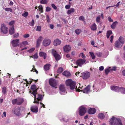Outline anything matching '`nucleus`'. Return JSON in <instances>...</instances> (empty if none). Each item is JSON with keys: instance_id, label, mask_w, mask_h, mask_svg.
<instances>
[{"instance_id": "c756f323", "label": "nucleus", "mask_w": 125, "mask_h": 125, "mask_svg": "<svg viewBox=\"0 0 125 125\" xmlns=\"http://www.w3.org/2000/svg\"><path fill=\"white\" fill-rule=\"evenodd\" d=\"M98 118L101 119H104L105 117L104 114L103 113H100L98 114Z\"/></svg>"}, {"instance_id": "774afa93", "label": "nucleus", "mask_w": 125, "mask_h": 125, "mask_svg": "<svg viewBox=\"0 0 125 125\" xmlns=\"http://www.w3.org/2000/svg\"><path fill=\"white\" fill-rule=\"evenodd\" d=\"M9 4L10 5H13V3L12 1H10Z\"/></svg>"}, {"instance_id": "c85d7f7f", "label": "nucleus", "mask_w": 125, "mask_h": 125, "mask_svg": "<svg viewBox=\"0 0 125 125\" xmlns=\"http://www.w3.org/2000/svg\"><path fill=\"white\" fill-rule=\"evenodd\" d=\"M118 23V22L116 21L114 22L111 25V28L113 29H114L116 27V25Z\"/></svg>"}, {"instance_id": "393cba45", "label": "nucleus", "mask_w": 125, "mask_h": 125, "mask_svg": "<svg viewBox=\"0 0 125 125\" xmlns=\"http://www.w3.org/2000/svg\"><path fill=\"white\" fill-rule=\"evenodd\" d=\"M15 32V30L14 28V26H13L10 27L9 30V33L10 34L12 35Z\"/></svg>"}, {"instance_id": "6e6552de", "label": "nucleus", "mask_w": 125, "mask_h": 125, "mask_svg": "<svg viewBox=\"0 0 125 125\" xmlns=\"http://www.w3.org/2000/svg\"><path fill=\"white\" fill-rule=\"evenodd\" d=\"M52 53L55 57L56 61H58L60 59L61 57L60 55L54 50L52 49Z\"/></svg>"}, {"instance_id": "3c124183", "label": "nucleus", "mask_w": 125, "mask_h": 125, "mask_svg": "<svg viewBox=\"0 0 125 125\" xmlns=\"http://www.w3.org/2000/svg\"><path fill=\"white\" fill-rule=\"evenodd\" d=\"M80 56L82 57L83 58V59H84L85 58V56L84 55L83 53H80Z\"/></svg>"}, {"instance_id": "5fc2aeb1", "label": "nucleus", "mask_w": 125, "mask_h": 125, "mask_svg": "<svg viewBox=\"0 0 125 125\" xmlns=\"http://www.w3.org/2000/svg\"><path fill=\"white\" fill-rule=\"evenodd\" d=\"M22 44L24 45H26L28 44V42L27 41H24L22 42Z\"/></svg>"}, {"instance_id": "cd10ccee", "label": "nucleus", "mask_w": 125, "mask_h": 125, "mask_svg": "<svg viewBox=\"0 0 125 125\" xmlns=\"http://www.w3.org/2000/svg\"><path fill=\"white\" fill-rule=\"evenodd\" d=\"M39 55L40 56L43 57L44 59H45L46 57V53L42 52H41L39 53Z\"/></svg>"}, {"instance_id": "13d9d810", "label": "nucleus", "mask_w": 125, "mask_h": 125, "mask_svg": "<svg viewBox=\"0 0 125 125\" xmlns=\"http://www.w3.org/2000/svg\"><path fill=\"white\" fill-rule=\"evenodd\" d=\"M108 20L110 22H112L113 21V20H112L110 17H109L108 18Z\"/></svg>"}, {"instance_id": "69168bd1", "label": "nucleus", "mask_w": 125, "mask_h": 125, "mask_svg": "<svg viewBox=\"0 0 125 125\" xmlns=\"http://www.w3.org/2000/svg\"><path fill=\"white\" fill-rule=\"evenodd\" d=\"M40 104L42 105V107H43V108H45V105L41 102L40 103Z\"/></svg>"}, {"instance_id": "4c0bfd02", "label": "nucleus", "mask_w": 125, "mask_h": 125, "mask_svg": "<svg viewBox=\"0 0 125 125\" xmlns=\"http://www.w3.org/2000/svg\"><path fill=\"white\" fill-rule=\"evenodd\" d=\"M89 53L91 56L92 59H94L95 58V56L94 55V54L92 52H90Z\"/></svg>"}, {"instance_id": "2f4dec72", "label": "nucleus", "mask_w": 125, "mask_h": 125, "mask_svg": "<svg viewBox=\"0 0 125 125\" xmlns=\"http://www.w3.org/2000/svg\"><path fill=\"white\" fill-rule=\"evenodd\" d=\"M122 94H125V88L123 87H120L119 89V91Z\"/></svg>"}, {"instance_id": "b1692460", "label": "nucleus", "mask_w": 125, "mask_h": 125, "mask_svg": "<svg viewBox=\"0 0 125 125\" xmlns=\"http://www.w3.org/2000/svg\"><path fill=\"white\" fill-rule=\"evenodd\" d=\"M115 120H116L115 123L114 125H123L121 123V121L119 119L115 118Z\"/></svg>"}, {"instance_id": "e2e57ef3", "label": "nucleus", "mask_w": 125, "mask_h": 125, "mask_svg": "<svg viewBox=\"0 0 125 125\" xmlns=\"http://www.w3.org/2000/svg\"><path fill=\"white\" fill-rule=\"evenodd\" d=\"M122 73L124 76H125V70H123L122 72Z\"/></svg>"}, {"instance_id": "ea45409f", "label": "nucleus", "mask_w": 125, "mask_h": 125, "mask_svg": "<svg viewBox=\"0 0 125 125\" xmlns=\"http://www.w3.org/2000/svg\"><path fill=\"white\" fill-rule=\"evenodd\" d=\"M41 26H37L36 28V30L37 31H40L41 30Z\"/></svg>"}, {"instance_id": "1a4fd4ad", "label": "nucleus", "mask_w": 125, "mask_h": 125, "mask_svg": "<svg viewBox=\"0 0 125 125\" xmlns=\"http://www.w3.org/2000/svg\"><path fill=\"white\" fill-rule=\"evenodd\" d=\"M49 83L50 85L52 86L53 87H56L57 86L56 82V80L53 78H51L49 80Z\"/></svg>"}, {"instance_id": "7ed1b4c3", "label": "nucleus", "mask_w": 125, "mask_h": 125, "mask_svg": "<svg viewBox=\"0 0 125 125\" xmlns=\"http://www.w3.org/2000/svg\"><path fill=\"white\" fill-rule=\"evenodd\" d=\"M86 62L85 59H80L77 60L76 62V63L77 66H74L73 64H72V67H73L75 68H77L78 67V66L81 67L84 63Z\"/></svg>"}, {"instance_id": "9b49d317", "label": "nucleus", "mask_w": 125, "mask_h": 125, "mask_svg": "<svg viewBox=\"0 0 125 125\" xmlns=\"http://www.w3.org/2000/svg\"><path fill=\"white\" fill-rule=\"evenodd\" d=\"M8 28L5 26L4 24L1 25L0 30L1 33H3L4 34L7 33L8 32Z\"/></svg>"}, {"instance_id": "aec40b11", "label": "nucleus", "mask_w": 125, "mask_h": 125, "mask_svg": "<svg viewBox=\"0 0 125 125\" xmlns=\"http://www.w3.org/2000/svg\"><path fill=\"white\" fill-rule=\"evenodd\" d=\"M61 42L59 39H57L54 41L53 42V45L55 46H57L58 45H59L61 43Z\"/></svg>"}, {"instance_id": "37998d69", "label": "nucleus", "mask_w": 125, "mask_h": 125, "mask_svg": "<svg viewBox=\"0 0 125 125\" xmlns=\"http://www.w3.org/2000/svg\"><path fill=\"white\" fill-rule=\"evenodd\" d=\"M28 15V13L27 12L25 11L24 13L22 14V16L24 17H26Z\"/></svg>"}, {"instance_id": "680f3d73", "label": "nucleus", "mask_w": 125, "mask_h": 125, "mask_svg": "<svg viewBox=\"0 0 125 125\" xmlns=\"http://www.w3.org/2000/svg\"><path fill=\"white\" fill-rule=\"evenodd\" d=\"M104 69V67L103 66H101L99 68V70L100 71H103Z\"/></svg>"}, {"instance_id": "6ab92c4d", "label": "nucleus", "mask_w": 125, "mask_h": 125, "mask_svg": "<svg viewBox=\"0 0 125 125\" xmlns=\"http://www.w3.org/2000/svg\"><path fill=\"white\" fill-rule=\"evenodd\" d=\"M17 99V104L18 105L21 104L24 102L23 99L22 98H18Z\"/></svg>"}, {"instance_id": "338daca9", "label": "nucleus", "mask_w": 125, "mask_h": 125, "mask_svg": "<svg viewBox=\"0 0 125 125\" xmlns=\"http://www.w3.org/2000/svg\"><path fill=\"white\" fill-rule=\"evenodd\" d=\"M51 6L53 8H57L55 5L54 4H52Z\"/></svg>"}, {"instance_id": "bf43d9fd", "label": "nucleus", "mask_w": 125, "mask_h": 125, "mask_svg": "<svg viewBox=\"0 0 125 125\" xmlns=\"http://www.w3.org/2000/svg\"><path fill=\"white\" fill-rule=\"evenodd\" d=\"M107 33L109 35L112 34V32L111 31H107Z\"/></svg>"}, {"instance_id": "79ce46f5", "label": "nucleus", "mask_w": 125, "mask_h": 125, "mask_svg": "<svg viewBox=\"0 0 125 125\" xmlns=\"http://www.w3.org/2000/svg\"><path fill=\"white\" fill-rule=\"evenodd\" d=\"M81 31V30L80 29H77L75 30V32L78 35L80 34Z\"/></svg>"}, {"instance_id": "c9c22d12", "label": "nucleus", "mask_w": 125, "mask_h": 125, "mask_svg": "<svg viewBox=\"0 0 125 125\" xmlns=\"http://www.w3.org/2000/svg\"><path fill=\"white\" fill-rule=\"evenodd\" d=\"M97 56L99 57H101L102 54V53L100 52H97L95 53Z\"/></svg>"}, {"instance_id": "6e6d98bb", "label": "nucleus", "mask_w": 125, "mask_h": 125, "mask_svg": "<svg viewBox=\"0 0 125 125\" xmlns=\"http://www.w3.org/2000/svg\"><path fill=\"white\" fill-rule=\"evenodd\" d=\"M32 56L33 57V58L34 59H37L38 57V56L37 54H35L34 55H33Z\"/></svg>"}, {"instance_id": "4be33fe9", "label": "nucleus", "mask_w": 125, "mask_h": 125, "mask_svg": "<svg viewBox=\"0 0 125 125\" xmlns=\"http://www.w3.org/2000/svg\"><path fill=\"white\" fill-rule=\"evenodd\" d=\"M96 112V109L93 108L89 109L88 111V113L89 114L91 115L94 114Z\"/></svg>"}, {"instance_id": "0eeeda50", "label": "nucleus", "mask_w": 125, "mask_h": 125, "mask_svg": "<svg viewBox=\"0 0 125 125\" xmlns=\"http://www.w3.org/2000/svg\"><path fill=\"white\" fill-rule=\"evenodd\" d=\"M90 85H88L83 90H80L79 89H77V87H76V91L77 92H79L80 91L81 92H83L84 93H87L90 92Z\"/></svg>"}, {"instance_id": "a19ab883", "label": "nucleus", "mask_w": 125, "mask_h": 125, "mask_svg": "<svg viewBox=\"0 0 125 125\" xmlns=\"http://www.w3.org/2000/svg\"><path fill=\"white\" fill-rule=\"evenodd\" d=\"M79 20L82 21H84L85 20L83 16H81L79 18Z\"/></svg>"}, {"instance_id": "f8f14e48", "label": "nucleus", "mask_w": 125, "mask_h": 125, "mask_svg": "<svg viewBox=\"0 0 125 125\" xmlns=\"http://www.w3.org/2000/svg\"><path fill=\"white\" fill-rule=\"evenodd\" d=\"M31 89L32 91V94L34 96V97L35 98V94H36L37 92L36 86L35 84L32 85L31 87Z\"/></svg>"}, {"instance_id": "4d7b16f0", "label": "nucleus", "mask_w": 125, "mask_h": 125, "mask_svg": "<svg viewBox=\"0 0 125 125\" xmlns=\"http://www.w3.org/2000/svg\"><path fill=\"white\" fill-rule=\"evenodd\" d=\"M29 35L28 34H24L23 35V37L24 38H27L29 37Z\"/></svg>"}, {"instance_id": "72a5a7b5", "label": "nucleus", "mask_w": 125, "mask_h": 125, "mask_svg": "<svg viewBox=\"0 0 125 125\" xmlns=\"http://www.w3.org/2000/svg\"><path fill=\"white\" fill-rule=\"evenodd\" d=\"M2 93L5 94L7 93V90L6 87H4L2 88Z\"/></svg>"}, {"instance_id": "423d86ee", "label": "nucleus", "mask_w": 125, "mask_h": 125, "mask_svg": "<svg viewBox=\"0 0 125 125\" xmlns=\"http://www.w3.org/2000/svg\"><path fill=\"white\" fill-rule=\"evenodd\" d=\"M87 110L86 108L84 106H81L79 109V113L81 116L84 115L86 112Z\"/></svg>"}, {"instance_id": "8fccbe9b", "label": "nucleus", "mask_w": 125, "mask_h": 125, "mask_svg": "<svg viewBox=\"0 0 125 125\" xmlns=\"http://www.w3.org/2000/svg\"><path fill=\"white\" fill-rule=\"evenodd\" d=\"M46 19L47 22H49L50 21V19L49 16L48 15H46Z\"/></svg>"}, {"instance_id": "603ef678", "label": "nucleus", "mask_w": 125, "mask_h": 125, "mask_svg": "<svg viewBox=\"0 0 125 125\" xmlns=\"http://www.w3.org/2000/svg\"><path fill=\"white\" fill-rule=\"evenodd\" d=\"M5 10L7 11H10L12 12V10L11 8H5Z\"/></svg>"}, {"instance_id": "09e8293b", "label": "nucleus", "mask_w": 125, "mask_h": 125, "mask_svg": "<svg viewBox=\"0 0 125 125\" xmlns=\"http://www.w3.org/2000/svg\"><path fill=\"white\" fill-rule=\"evenodd\" d=\"M100 17L99 16H98L96 18V22H100Z\"/></svg>"}, {"instance_id": "4468645a", "label": "nucleus", "mask_w": 125, "mask_h": 125, "mask_svg": "<svg viewBox=\"0 0 125 125\" xmlns=\"http://www.w3.org/2000/svg\"><path fill=\"white\" fill-rule=\"evenodd\" d=\"M71 49V48L69 45H66L63 47V50L64 52H68Z\"/></svg>"}, {"instance_id": "58836bf2", "label": "nucleus", "mask_w": 125, "mask_h": 125, "mask_svg": "<svg viewBox=\"0 0 125 125\" xmlns=\"http://www.w3.org/2000/svg\"><path fill=\"white\" fill-rule=\"evenodd\" d=\"M35 48H32L31 49L28 50L27 52H29L30 53H32L34 50Z\"/></svg>"}, {"instance_id": "9d476101", "label": "nucleus", "mask_w": 125, "mask_h": 125, "mask_svg": "<svg viewBox=\"0 0 125 125\" xmlns=\"http://www.w3.org/2000/svg\"><path fill=\"white\" fill-rule=\"evenodd\" d=\"M51 43V40L50 39L45 38L43 41L42 44L44 46L46 47L50 45Z\"/></svg>"}, {"instance_id": "864d4df0", "label": "nucleus", "mask_w": 125, "mask_h": 125, "mask_svg": "<svg viewBox=\"0 0 125 125\" xmlns=\"http://www.w3.org/2000/svg\"><path fill=\"white\" fill-rule=\"evenodd\" d=\"M110 71V70L108 69H105V71L106 74V75Z\"/></svg>"}, {"instance_id": "7c9ffc66", "label": "nucleus", "mask_w": 125, "mask_h": 125, "mask_svg": "<svg viewBox=\"0 0 125 125\" xmlns=\"http://www.w3.org/2000/svg\"><path fill=\"white\" fill-rule=\"evenodd\" d=\"M92 30L95 31L96 29V25L95 23H94L91 27Z\"/></svg>"}, {"instance_id": "39448f33", "label": "nucleus", "mask_w": 125, "mask_h": 125, "mask_svg": "<svg viewBox=\"0 0 125 125\" xmlns=\"http://www.w3.org/2000/svg\"><path fill=\"white\" fill-rule=\"evenodd\" d=\"M21 108L19 107H16L12 110V112L17 116H19L21 115L20 110Z\"/></svg>"}, {"instance_id": "f03ea898", "label": "nucleus", "mask_w": 125, "mask_h": 125, "mask_svg": "<svg viewBox=\"0 0 125 125\" xmlns=\"http://www.w3.org/2000/svg\"><path fill=\"white\" fill-rule=\"evenodd\" d=\"M35 98H34V101L33 102L34 103L37 104H39V101H41L42 100L43 97L44 95H42L41 94H38L37 93L36 94H35Z\"/></svg>"}, {"instance_id": "5701e85b", "label": "nucleus", "mask_w": 125, "mask_h": 125, "mask_svg": "<svg viewBox=\"0 0 125 125\" xmlns=\"http://www.w3.org/2000/svg\"><path fill=\"white\" fill-rule=\"evenodd\" d=\"M59 88L60 91L62 92H65L66 91L65 86L63 84H61Z\"/></svg>"}, {"instance_id": "e433bc0d", "label": "nucleus", "mask_w": 125, "mask_h": 125, "mask_svg": "<svg viewBox=\"0 0 125 125\" xmlns=\"http://www.w3.org/2000/svg\"><path fill=\"white\" fill-rule=\"evenodd\" d=\"M12 103L13 105H15L16 104H17V99H15L13 100L12 101Z\"/></svg>"}, {"instance_id": "20e7f679", "label": "nucleus", "mask_w": 125, "mask_h": 125, "mask_svg": "<svg viewBox=\"0 0 125 125\" xmlns=\"http://www.w3.org/2000/svg\"><path fill=\"white\" fill-rule=\"evenodd\" d=\"M121 38L122 37L121 36H120L119 37V40L115 42V46L116 48H121L124 43V41H120Z\"/></svg>"}, {"instance_id": "de8ad7c7", "label": "nucleus", "mask_w": 125, "mask_h": 125, "mask_svg": "<svg viewBox=\"0 0 125 125\" xmlns=\"http://www.w3.org/2000/svg\"><path fill=\"white\" fill-rule=\"evenodd\" d=\"M40 3L41 4H45L47 3L46 0H42L40 1Z\"/></svg>"}, {"instance_id": "a211bd4d", "label": "nucleus", "mask_w": 125, "mask_h": 125, "mask_svg": "<svg viewBox=\"0 0 125 125\" xmlns=\"http://www.w3.org/2000/svg\"><path fill=\"white\" fill-rule=\"evenodd\" d=\"M31 111L33 113H37L38 111V108L36 106H31Z\"/></svg>"}, {"instance_id": "0e129e2a", "label": "nucleus", "mask_w": 125, "mask_h": 125, "mask_svg": "<svg viewBox=\"0 0 125 125\" xmlns=\"http://www.w3.org/2000/svg\"><path fill=\"white\" fill-rule=\"evenodd\" d=\"M54 27V26L52 24H50V27L51 28V29H53Z\"/></svg>"}, {"instance_id": "473e14b6", "label": "nucleus", "mask_w": 125, "mask_h": 125, "mask_svg": "<svg viewBox=\"0 0 125 125\" xmlns=\"http://www.w3.org/2000/svg\"><path fill=\"white\" fill-rule=\"evenodd\" d=\"M63 68L62 67H60L59 68L57 71V72L58 73H61L63 71Z\"/></svg>"}, {"instance_id": "f704fd0d", "label": "nucleus", "mask_w": 125, "mask_h": 125, "mask_svg": "<svg viewBox=\"0 0 125 125\" xmlns=\"http://www.w3.org/2000/svg\"><path fill=\"white\" fill-rule=\"evenodd\" d=\"M75 11L74 9L73 8H72L70 10H68L67 11V13L68 14H70L74 12Z\"/></svg>"}, {"instance_id": "c03bdc74", "label": "nucleus", "mask_w": 125, "mask_h": 125, "mask_svg": "<svg viewBox=\"0 0 125 125\" xmlns=\"http://www.w3.org/2000/svg\"><path fill=\"white\" fill-rule=\"evenodd\" d=\"M30 25L31 26H34V20L33 19L31 22H30Z\"/></svg>"}, {"instance_id": "052dcab7", "label": "nucleus", "mask_w": 125, "mask_h": 125, "mask_svg": "<svg viewBox=\"0 0 125 125\" xmlns=\"http://www.w3.org/2000/svg\"><path fill=\"white\" fill-rule=\"evenodd\" d=\"M114 38V36L113 35L111 36L110 37V41L112 43L113 42V40Z\"/></svg>"}, {"instance_id": "bb28decb", "label": "nucleus", "mask_w": 125, "mask_h": 125, "mask_svg": "<svg viewBox=\"0 0 125 125\" xmlns=\"http://www.w3.org/2000/svg\"><path fill=\"white\" fill-rule=\"evenodd\" d=\"M62 74L63 75L66 76L67 77H69L71 75L70 73L67 71H65L62 73Z\"/></svg>"}, {"instance_id": "dca6fc26", "label": "nucleus", "mask_w": 125, "mask_h": 125, "mask_svg": "<svg viewBox=\"0 0 125 125\" xmlns=\"http://www.w3.org/2000/svg\"><path fill=\"white\" fill-rule=\"evenodd\" d=\"M120 88L119 86L115 85H112L111 86V89L112 90L116 92H119Z\"/></svg>"}, {"instance_id": "a18cd8bd", "label": "nucleus", "mask_w": 125, "mask_h": 125, "mask_svg": "<svg viewBox=\"0 0 125 125\" xmlns=\"http://www.w3.org/2000/svg\"><path fill=\"white\" fill-rule=\"evenodd\" d=\"M19 35V34L18 33H17L14 34L13 36V37L14 38H17L18 37Z\"/></svg>"}, {"instance_id": "49530a36", "label": "nucleus", "mask_w": 125, "mask_h": 125, "mask_svg": "<svg viewBox=\"0 0 125 125\" xmlns=\"http://www.w3.org/2000/svg\"><path fill=\"white\" fill-rule=\"evenodd\" d=\"M14 21H11L9 23V25L12 26H14L13 24H14Z\"/></svg>"}, {"instance_id": "2eb2a0df", "label": "nucleus", "mask_w": 125, "mask_h": 125, "mask_svg": "<svg viewBox=\"0 0 125 125\" xmlns=\"http://www.w3.org/2000/svg\"><path fill=\"white\" fill-rule=\"evenodd\" d=\"M90 73L88 72H84L83 74V78L84 79L88 78L90 76Z\"/></svg>"}, {"instance_id": "412c9836", "label": "nucleus", "mask_w": 125, "mask_h": 125, "mask_svg": "<svg viewBox=\"0 0 125 125\" xmlns=\"http://www.w3.org/2000/svg\"><path fill=\"white\" fill-rule=\"evenodd\" d=\"M115 118H117L113 117L112 118L110 119L109 124L111 125H114L115 123L116 122V120H115Z\"/></svg>"}, {"instance_id": "f257e3e1", "label": "nucleus", "mask_w": 125, "mask_h": 125, "mask_svg": "<svg viewBox=\"0 0 125 125\" xmlns=\"http://www.w3.org/2000/svg\"><path fill=\"white\" fill-rule=\"evenodd\" d=\"M66 85L69 86L71 90L74 89L75 87L76 83L72 81V80L68 79L66 81Z\"/></svg>"}, {"instance_id": "ddd939ff", "label": "nucleus", "mask_w": 125, "mask_h": 125, "mask_svg": "<svg viewBox=\"0 0 125 125\" xmlns=\"http://www.w3.org/2000/svg\"><path fill=\"white\" fill-rule=\"evenodd\" d=\"M19 40L18 39H16L13 40L11 43L13 47H15L19 46Z\"/></svg>"}, {"instance_id": "f3484780", "label": "nucleus", "mask_w": 125, "mask_h": 125, "mask_svg": "<svg viewBox=\"0 0 125 125\" xmlns=\"http://www.w3.org/2000/svg\"><path fill=\"white\" fill-rule=\"evenodd\" d=\"M43 39V37L42 36H40L39 37L37 41L36 45V47H38L39 46L40 43Z\"/></svg>"}, {"instance_id": "a878e982", "label": "nucleus", "mask_w": 125, "mask_h": 125, "mask_svg": "<svg viewBox=\"0 0 125 125\" xmlns=\"http://www.w3.org/2000/svg\"><path fill=\"white\" fill-rule=\"evenodd\" d=\"M51 65L50 64H47L44 65V69L46 71H48L50 69Z\"/></svg>"}]
</instances>
